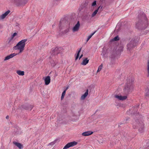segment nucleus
Masks as SVG:
<instances>
[{
	"label": "nucleus",
	"mask_w": 149,
	"mask_h": 149,
	"mask_svg": "<svg viewBox=\"0 0 149 149\" xmlns=\"http://www.w3.org/2000/svg\"><path fill=\"white\" fill-rule=\"evenodd\" d=\"M26 39L22 40L19 42L14 47L13 49L15 50H19V53L22 52L24 50V48L26 42Z\"/></svg>",
	"instance_id": "obj_1"
},
{
	"label": "nucleus",
	"mask_w": 149,
	"mask_h": 149,
	"mask_svg": "<svg viewBox=\"0 0 149 149\" xmlns=\"http://www.w3.org/2000/svg\"><path fill=\"white\" fill-rule=\"evenodd\" d=\"M91 13L87 8H84L80 10V15L83 19H88L91 17Z\"/></svg>",
	"instance_id": "obj_2"
},
{
	"label": "nucleus",
	"mask_w": 149,
	"mask_h": 149,
	"mask_svg": "<svg viewBox=\"0 0 149 149\" xmlns=\"http://www.w3.org/2000/svg\"><path fill=\"white\" fill-rule=\"evenodd\" d=\"M133 81L130 80L127 81L125 88V93H128L133 89L134 88Z\"/></svg>",
	"instance_id": "obj_3"
},
{
	"label": "nucleus",
	"mask_w": 149,
	"mask_h": 149,
	"mask_svg": "<svg viewBox=\"0 0 149 149\" xmlns=\"http://www.w3.org/2000/svg\"><path fill=\"white\" fill-rule=\"evenodd\" d=\"M141 126V127L139 129V131L142 133L143 132V128L144 127V124L142 121L139 120H136V122L133 124V127L134 129L136 128V126Z\"/></svg>",
	"instance_id": "obj_4"
},
{
	"label": "nucleus",
	"mask_w": 149,
	"mask_h": 149,
	"mask_svg": "<svg viewBox=\"0 0 149 149\" xmlns=\"http://www.w3.org/2000/svg\"><path fill=\"white\" fill-rule=\"evenodd\" d=\"M137 38L132 39L130 42L127 45V49L130 51L136 45V39Z\"/></svg>",
	"instance_id": "obj_5"
},
{
	"label": "nucleus",
	"mask_w": 149,
	"mask_h": 149,
	"mask_svg": "<svg viewBox=\"0 0 149 149\" xmlns=\"http://www.w3.org/2000/svg\"><path fill=\"white\" fill-rule=\"evenodd\" d=\"M15 4L17 6H23L26 3V0H13Z\"/></svg>",
	"instance_id": "obj_6"
},
{
	"label": "nucleus",
	"mask_w": 149,
	"mask_h": 149,
	"mask_svg": "<svg viewBox=\"0 0 149 149\" xmlns=\"http://www.w3.org/2000/svg\"><path fill=\"white\" fill-rule=\"evenodd\" d=\"M77 144V143L75 141L69 143L64 147L63 149H67L70 147L76 145Z\"/></svg>",
	"instance_id": "obj_7"
},
{
	"label": "nucleus",
	"mask_w": 149,
	"mask_h": 149,
	"mask_svg": "<svg viewBox=\"0 0 149 149\" xmlns=\"http://www.w3.org/2000/svg\"><path fill=\"white\" fill-rule=\"evenodd\" d=\"M114 97L119 100H126L127 97L126 95L122 96L119 95H114Z\"/></svg>",
	"instance_id": "obj_8"
},
{
	"label": "nucleus",
	"mask_w": 149,
	"mask_h": 149,
	"mask_svg": "<svg viewBox=\"0 0 149 149\" xmlns=\"http://www.w3.org/2000/svg\"><path fill=\"white\" fill-rule=\"evenodd\" d=\"M138 19H147L145 14L143 11H140L139 13L137 16Z\"/></svg>",
	"instance_id": "obj_9"
},
{
	"label": "nucleus",
	"mask_w": 149,
	"mask_h": 149,
	"mask_svg": "<svg viewBox=\"0 0 149 149\" xmlns=\"http://www.w3.org/2000/svg\"><path fill=\"white\" fill-rule=\"evenodd\" d=\"M80 24L79 21H78L76 24L74 26L72 29V31L74 32L77 31L79 28Z\"/></svg>",
	"instance_id": "obj_10"
},
{
	"label": "nucleus",
	"mask_w": 149,
	"mask_h": 149,
	"mask_svg": "<svg viewBox=\"0 0 149 149\" xmlns=\"http://www.w3.org/2000/svg\"><path fill=\"white\" fill-rule=\"evenodd\" d=\"M44 79L45 84L46 85H48L50 83L51 79L50 78V77L48 76L45 77V78H43Z\"/></svg>",
	"instance_id": "obj_11"
},
{
	"label": "nucleus",
	"mask_w": 149,
	"mask_h": 149,
	"mask_svg": "<svg viewBox=\"0 0 149 149\" xmlns=\"http://www.w3.org/2000/svg\"><path fill=\"white\" fill-rule=\"evenodd\" d=\"M17 54H15V53L11 54L9 55H8L7 56H6L4 59V61H5L9 60L10 58H12L14 57V56H15L17 55Z\"/></svg>",
	"instance_id": "obj_12"
},
{
	"label": "nucleus",
	"mask_w": 149,
	"mask_h": 149,
	"mask_svg": "<svg viewBox=\"0 0 149 149\" xmlns=\"http://www.w3.org/2000/svg\"><path fill=\"white\" fill-rule=\"evenodd\" d=\"M93 132L91 131H88L82 133L81 135L84 136H88L92 134Z\"/></svg>",
	"instance_id": "obj_13"
},
{
	"label": "nucleus",
	"mask_w": 149,
	"mask_h": 149,
	"mask_svg": "<svg viewBox=\"0 0 149 149\" xmlns=\"http://www.w3.org/2000/svg\"><path fill=\"white\" fill-rule=\"evenodd\" d=\"M88 90L87 89L84 94L82 95L80 98V99L81 100H84L88 94Z\"/></svg>",
	"instance_id": "obj_14"
},
{
	"label": "nucleus",
	"mask_w": 149,
	"mask_h": 149,
	"mask_svg": "<svg viewBox=\"0 0 149 149\" xmlns=\"http://www.w3.org/2000/svg\"><path fill=\"white\" fill-rule=\"evenodd\" d=\"M10 11L8 10L0 16V19H4L10 12Z\"/></svg>",
	"instance_id": "obj_15"
},
{
	"label": "nucleus",
	"mask_w": 149,
	"mask_h": 149,
	"mask_svg": "<svg viewBox=\"0 0 149 149\" xmlns=\"http://www.w3.org/2000/svg\"><path fill=\"white\" fill-rule=\"evenodd\" d=\"M140 26H142V27H143V28H142L143 29H145L146 28L148 25V24L147 22V20H145V23H143L142 24H140Z\"/></svg>",
	"instance_id": "obj_16"
},
{
	"label": "nucleus",
	"mask_w": 149,
	"mask_h": 149,
	"mask_svg": "<svg viewBox=\"0 0 149 149\" xmlns=\"http://www.w3.org/2000/svg\"><path fill=\"white\" fill-rule=\"evenodd\" d=\"M146 72L147 73V76L149 77V60H148L146 68Z\"/></svg>",
	"instance_id": "obj_17"
},
{
	"label": "nucleus",
	"mask_w": 149,
	"mask_h": 149,
	"mask_svg": "<svg viewBox=\"0 0 149 149\" xmlns=\"http://www.w3.org/2000/svg\"><path fill=\"white\" fill-rule=\"evenodd\" d=\"M13 143L17 146L19 149H21L22 148V145L20 143L15 142H13Z\"/></svg>",
	"instance_id": "obj_18"
},
{
	"label": "nucleus",
	"mask_w": 149,
	"mask_h": 149,
	"mask_svg": "<svg viewBox=\"0 0 149 149\" xmlns=\"http://www.w3.org/2000/svg\"><path fill=\"white\" fill-rule=\"evenodd\" d=\"M88 62L89 60L87 58H86L83 60L81 63V64L83 65H86L88 63Z\"/></svg>",
	"instance_id": "obj_19"
},
{
	"label": "nucleus",
	"mask_w": 149,
	"mask_h": 149,
	"mask_svg": "<svg viewBox=\"0 0 149 149\" xmlns=\"http://www.w3.org/2000/svg\"><path fill=\"white\" fill-rule=\"evenodd\" d=\"M20 76H23L24 75V71L18 70L16 72Z\"/></svg>",
	"instance_id": "obj_20"
},
{
	"label": "nucleus",
	"mask_w": 149,
	"mask_h": 149,
	"mask_svg": "<svg viewBox=\"0 0 149 149\" xmlns=\"http://www.w3.org/2000/svg\"><path fill=\"white\" fill-rule=\"evenodd\" d=\"M101 7V6H99L92 13V14L91 15V17H93L94 16H95L96 14L97 13V12L100 9V8Z\"/></svg>",
	"instance_id": "obj_21"
},
{
	"label": "nucleus",
	"mask_w": 149,
	"mask_h": 149,
	"mask_svg": "<svg viewBox=\"0 0 149 149\" xmlns=\"http://www.w3.org/2000/svg\"><path fill=\"white\" fill-rule=\"evenodd\" d=\"M69 19H74L76 18L75 14L72 13L69 14Z\"/></svg>",
	"instance_id": "obj_22"
},
{
	"label": "nucleus",
	"mask_w": 149,
	"mask_h": 149,
	"mask_svg": "<svg viewBox=\"0 0 149 149\" xmlns=\"http://www.w3.org/2000/svg\"><path fill=\"white\" fill-rule=\"evenodd\" d=\"M68 88H67L62 93L61 97V100H62L63 99L64 96L65 95L66 91L68 89Z\"/></svg>",
	"instance_id": "obj_23"
},
{
	"label": "nucleus",
	"mask_w": 149,
	"mask_h": 149,
	"mask_svg": "<svg viewBox=\"0 0 149 149\" xmlns=\"http://www.w3.org/2000/svg\"><path fill=\"white\" fill-rule=\"evenodd\" d=\"M145 95L149 98V88H147L146 90Z\"/></svg>",
	"instance_id": "obj_24"
},
{
	"label": "nucleus",
	"mask_w": 149,
	"mask_h": 149,
	"mask_svg": "<svg viewBox=\"0 0 149 149\" xmlns=\"http://www.w3.org/2000/svg\"><path fill=\"white\" fill-rule=\"evenodd\" d=\"M96 31H95L93 33H91L90 36H88L87 39L86 40V42L88 41L91 38V37L92 36H93L94 35V34L95 33Z\"/></svg>",
	"instance_id": "obj_25"
},
{
	"label": "nucleus",
	"mask_w": 149,
	"mask_h": 149,
	"mask_svg": "<svg viewBox=\"0 0 149 149\" xmlns=\"http://www.w3.org/2000/svg\"><path fill=\"white\" fill-rule=\"evenodd\" d=\"M81 48L79 50H78L77 52V56H76V58H75V60H76L78 58L79 56V54L80 52L81 51Z\"/></svg>",
	"instance_id": "obj_26"
},
{
	"label": "nucleus",
	"mask_w": 149,
	"mask_h": 149,
	"mask_svg": "<svg viewBox=\"0 0 149 149\" xmlns=\"http://www.w3.org/2000/svg\"><path fill=\"white\" fill-rule=\"evenodd\" d=\"M103 65L102 64H101L99 66L98 68V69L97 71V72H99L102 69V68Z\"/></svg>",
	"instance_id": "obj_27"
},
{
	"label": "nucleus",
	"mask_w": 149,
	"mask_h": 149,
	"mask_svg": "<svg viewBox=\"0 0 149 149\" xmlns=\"http://www.w3.org/2000/svg\"><path fill=\"white\" fill-rule=\"evenodd\" d=\"M119 40V37L118 36H116L112 40L113 41H117L118 40Z\"/></svg>",
	"instance_id": "obj_28"
},
{
	"label": "nucleus",
	"mask_w": 149,
	"mask_h": 149,
	"mask_svg": "<svg viewBox=\"0 0 149 149\" xmlns=\"http://www.w3.org/2000/svg\"><path fill=\"white\" fill-rule=\"evenodd\" d=\"M17 33H14L13 35H12L11 37V38L10 40H10H11L13 39L14 38L15 36H16L17 35Z\"/></svg>",
	"instance_id": "obj_29"
},
{
	"label": "nucleus",
	"mask_w": 149,
	"mask_h": 149,
	"mask_svg": "<svg viewBox=\"0 0 149 149\" xmlns=\"http://www.w3.org/2000/svg\"><path fill=\"white\" fill-rule=\"evenodd\" d=\"M96 1H94L92 3V6H95L96 5Z\"/></svg>",
	"instance_id": "obj_30"
},
{
	"label": "nucleus",
	"mask_w": 149,
	"mask_h": 149,
	"mask_svg": "<svg viewBox=\"0 0 149 149\" xmlns=\"http://www.w3.org/2000/svg\"><path fill=\"white\" fill-rule=\"evenodd\" d=\"M63 19H69V15L68 14H66L64 16Z\"/></svg>",
	"instance_id": "obj_31"
},
{
	"label": "nucleus",
	"mask_w": 149,
	"mask_h": 149,
	"mask_svg": "<svg viewBox=\"0 0 149 149\" xmlns=\"http://www.w3.org/2000/svg\"><path fill=\"white\" fill-rule=\"evenodd\" d=\"M100 1L101 3H104L105 2V0H100Z\"/></svg>",
	"instance_id": "obj_32"
},
{
	"label": "nucleus",
	"mask_w": 149,
	"mask_h": 149,
	"mask_svg": "<svg viewBox=\"0 0 149 149\" xmlns=\"http://www.w3.org/2000/svg\"><path fill=\"white\" fill-rule=\"evenodd\" d=\"M83 56V55L82 54H81L80 56L79 57V59H80Z\"/></svg>",
	"instance_id": "obj_33"
},
{
	"label": "nucleus",
	"mask_w": 149,
	"mask_h": 149,
	"mask_svg": "<svg viewBox=\"0 0 149 149\" xmlns=\"http://www.w3.org/2000/svg\"><path fill=\"white\" fill-rule=\"evenodd\" d=\"M139 23H137L136 25L137 26H139Z\"/></svg>",
	"instance_id": "obj_34"
},
{
	"label": "nucleus",
	"mask_w": 149,
	"mask_h": 149,
	"mask_svg": "<svg viewBox=\"0 0 149 149\" xmlns=\"http://www.w3.org/2000/svg\"><path fill=\"white\" fill-rule=\"evenodd\" d=\"M30 106L31 107V109L30 110H31L33 108V107L32 106Z\"/></svg>",
	"instance_id": "obj_35"
},
{
	"label": "nucleus",
	"mask_w": 149,
	"mask_h": 149,
	"mask_svg": "<svg viewBox=\"0 0 149 149\" xmlns=\"http://www.w3.org/2000/svg\"><path fill=\"white\" fill-rule=\"evenodd\" d=\"M9 116H7L6 117V119H8L9 118Z\"/></svg>",
	"instance_id": "obj_36"
},
{
	"label": "nucleus",
	"mask_w": 149,
	"mask_h": 149,
	"mask_svg": "<svg viewBox=\"0 0 149 149\" xmlns=\"http://www.w3.org/2000/svg\"><path fill=\"white\" fill-rule=\"evenodd\" d=\"M102 8V6H101V7L100 8V10H101Z\"/></svg>",
	"instance_id": "obj_37"
},
{
	"label": "nucleus",
	"mask_w": 149,
	"mask_h": 149,
	"mask_svg": "<svg viewBox=\"0 0 149 149\" xmlns=\"http://www.w3.org/2000/svg\"><path fill=\"white\" fill-rule=\"evenodd\" d=\"M15 18H19V17H15Z\"/></svg>",
	"instance_id": "obj_38"
},
{
	"label": "nucleus",
	"mask_w": 149,
	"mask_h": 149,
	"mask_svg": "<svg viewBox=\"0 0 149 149\" xmlns=\"http://www.w3.org/2000/svg\"><path fill=\"white\" fill-rule=\"evenodd\" d=\"M26 109L29 110V109Z\"/></svg>",
	"instance_id": "obj_39"
}]
</instances>
